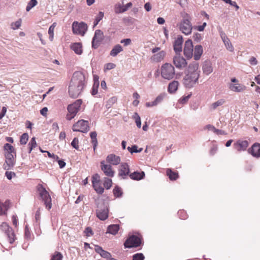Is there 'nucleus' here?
Here are the masks:
<instances>
[{"label":"nucleus","mask_w":260,"mask_h":260,"mask_svg":"<svg viewBox=\"0 0 260 260\" xmlns=\"http://www.w3.org/2000/svg\"><path fill=\"white\" fill-rule=\"evenodd\" d=\"M86 77L84 73L81 71L74 72L69 86L70 96L77 98L84 89Z\"/></svg>","instance_id":"nucleus-1"},{"label":"nucleus","mask_w":260,"mask_h":260,"mask_svg":"<svg viewBox=\"0 0 260 260\" xmlns=\"http://www.w3.org/2000/svg\"><path fill=\"white\" fill-rule=\"evenodd\" d=\"M200 73L199 63L196 61L190 63L183 78L182 82L184 86L188 88L193 87L198 81Z\"/></svg>","instance_id":"nucleus-2"},{"label":"nucleus","mask_w":260,"mask_h":260,"mask_svg":"<svg viewBox=\"0 0 260 260\" xmlns=\"http://www.w3.org/2000/svg\"><path fill=\"white\" fill-rule=\"evenodd\" d=\"M182 19L178 24L179 30L184 35H189L191 33L192 29V24L190 22L191 17L186 13L182 14Z\"/></svg>","instance_id":"nucleus-3"},{"label":"nucleus","mask_w":260,"mask_h":260,"mask_svg":"<svg viewBox=\"0 0 260 260\" xmlns=\"http://www.w3.org/2000/svg\"><path fill=\"white\" fill-rule=\"evenodd\" d=\"M37 190L39 192L40 197L45 205L46 208L48 210L51 209L52 208V200L49 192L41 184L37 186Z\"/></svg>","instance_id":"nucleus-4"},{"label":"nucleus","mask_w":260,"mask_h":260,"mask_svg":"<svg viewBox=\"0 0 260 260\" xmlns=\"http://www.w3.org/2000/svg\"><path fill=\"white\" fill-rule=\"evenodd\" d=\"M160 74L163 79L167 80H172L175 75V68L171 63H165L161 67Z\"/></svg>","instance_id":"nucleus-5"},{"label":"nucleus","mask_w":260,"mask_h":260,"mask_svg":"<svg viewBox=\"0 0 260 260\" xmlns=\"http://www.w3.org/2000/svg\"><path fill=\"white\" fill-rule=\"evenodd\" d=\"M96 216L101 220H105L108 217L109 208L108 205L103 201H100L97 204Z\"/></svg>","instance_id":"nucleus-6"},{"label":"nucleus","mask_w":260,"mask_h":260,"mask_svg":"<svg viewBox=\"0 0 260 260\" xmlns=\"http://www.w3.org/2000/svg\"><path fill=\"white\" fill-rule=\"evenodd\" d=\"M81 104L82 100H77L73 104L68 106V113L67 115V119L68 120H71L76 116Z\"/></svg>","instance_id":"nucleus-7"},{"label":"nucleus","mask_w":260,"mask_h":260,"mask_svg":"<svg viewBox=\"0 0 260 260\" xmlns=\"http://www.w3.org/2000/svg\"><path fill=\"white\" fill-rule=\"evenodd\" d=\"M73 131L86 133L89 131L88 121L84 120L78 121L73 126Z\"/></svg>","instance_id":"nucleus-8"},{"label":"nucleus","mask_w":260,"mask_h":260,"mask_svg":"<svg viewBox=\"0 0 260 260\" xmlns=\"http://www.w3.org/2000/svg\"><path fill=\"white\" fill-rule=\"evenodd\" d=\"M72 29L74 34L83 36L87 29V25L82 22L74 21L72 24Z\"/></svg>","instance_id":"nucleus-9"},{"label":"nucleus","mask_w":260,"mask_h":260,"mask_svg":"<svg viewBox=\"0 0 260 260\" xmlns=\"http://www.w3.org/2000/svg\"><path fill=\"white\" fill-rule=\"evenodd\" d=\"M141 244V239L135 235H132L128 238L124 243L125 248H132L139 247Z\"/></svg>","instance_id":"nucleus-10"},{"label":"nucleus","mask_w":260,"mask_h":260,"mask_svg":"<svg viewBox=\"0 0 260 260\" xmlns=\"http://www.w3.org/2000/svg\"><path fill=\"white\" fill-rule=\"evenodd\" d=\"M5 163L4 164V169L9 170L12 169L15 166L16 159L15 154L11 153H5Z\"/></svg>","instance_id":"nucleus-11"},{"label":"nucleus","mask_w":260,"mask_h":260,"mask_svg":"<svg viewBox=\"0 0 260 260\" xmlns=\"http://www.w3.org/2000/svg\"><path fill=\"white\" fill-rule=\"evenodd\" d=\"M1 229L7 235L10 243L15 241V235L13 230L6 222H3L1 225Z\"/></svg>","instance_id":"nucleus-12"},{"label":"nucleus","mask_w":260,"mask_h":260,"mask_svg":"<svg viewBox=\"0 0 260 260\" xmlns=\"http://www.w3.org/2000/svg\"><path fill=\"white\" fill-rule=\"evenodd\" d=\"M173 62L175 67L179 70H182L187 65L186 59L179 54H176L173 57Z\"/></svg>","instance_id":"nucleus-13"},{"label":"nucleus","mask_w":260,"mask_h":260,"mask_svg":"<svg viewBox=\"0 0 260 260\" xmlns=\"http://www.w3.org/2000/svg\"><path fill=\"white\" fill-rule=\"evenodd\" d=\"M104 34L102 30H96L92 40V46L94 48H97L100 43L103 40Z\"/></svg>","instance_id":"nucleus-14"},{"label":"nucleus","mask_w":260,"mask_h":260,"mask_svg":"<svg viewBox=\"0 0 260 260\" xmlns=\"http://www.w3.org/2000/svg\"><path fill=\"white\" fill-rule=\"evenodd\" d=\"M193 51V46L191 40H187L185 41L184 48V54L188 58L192 57Z\"/></svg>","instance_id":"nucleus-15"},{"label":"nucleus","mask_w":260,"mask_h":260,"mask_svg":"<svg viewBox=\"0 0 260 260\" xmlns=\"http://www.w3.org/2000/svg\"><path fill=\"white\" fill-rule=\"evenodd\" d=\"M129 173V166L127 163H122L118 169V176L122 179H125Z\"/></svg>","instance_id":"nucleus-16"},{"label":"nucleus","mask_w":260,"mask_h":260,"mask_svg":"<svg viewBox=\"0 0 260 260\" xmlns=\"http://www.w3.org/2000/svg\"><path fill=\"white\" fill-rule=\"evenodd\" d=\"M101 170L103 171L106 176L110 177L114 176V171L112 170L110 165L105 164L104 161H101Z\"/></svg>","instance_id":"nucleus-17"},{"label":"nucleus","mask_w":260,"mask_h":260,"mask_svg":"<svg viewBox=\"0 0 260 260\" xmlns=\"http://www.w3.org/2000/svg\"><path fill=\"white\" fill-rule=\"evenodd\" d=\"M106 161L114 166L118 165L121 161V158L119 156L116 155L114 154H109L106 157Z\"/></svg>","instance_id":"nucleus-18"},{"label":"nucleus","mask_w":260,"mask_h":260,"mask_svg":"<svg viewBox=\"0 0 260 260\" xmlns=\"http://www.w3.org/2000/svg\"><path fill=\"white\" fill-rule=\"evenodd\" d=\"M235 148L238 151H244L248 146V142L246 140H238L234 144Z\"/></svg>","instance_id":"nucleus-19"},{"label":"nucleus","mask_w":260,"mask_h":260,"mask_svg":"<svg viewBox=\"0 0 260 260\" xmlns=\"http://www.w3.org/2000/svg\"><path fill=\"white\" fill-rule=\"evenodd\" d=\"M248 151L253 156L256 158L260 157V144L255 143L248 149Z\"/></svg>","instance_id":"nucleus-20"},{"label":"nucleus","mask_w":260,"mask_h":260,"mask_svg":"<svg viewBox=\"0 0 260 260\" xmlns=\"http://www.w3.org/2000/svg\"><path fill=\"white\" fill-rule=\"evenodd\" d=\"M182 43L183 38L182 37L179 36L175 40L173 47L174 51L177 54L181 52L182 50Z\"/></svg>","instance_id":"nucleus-21"},{"label":"nucleus","mask_w":260,"mask_h":260,"mask_svg":"<svg viewBox=\"0 0 260 260\" xmlns=\"http://www.w3.org/2000/svg\"><path fill=\"white\" fill-rule=\"evenodd\" d=\"M94 250L96 253L99 254L103 258H108L111 257L110 253L104 250L102 247L99 245H95L94 246Z\"/></svg>","instance_id":"nucleus-22"},{"label":"nucleus","mask_w":260,"mask_h":260,"mask_svg":"<svg viewBox=\"0 0 260 260\" xmlns=\"http://www.w3.org/2000/svg\"><path fill=\"white\" fill-rule=\"evenodd\" d=\"M202 70L205 75L210 74L213 70L212 63L210 61H205L203 65Z\"/></svg>","instance_id":"nucleus-23"},{"label":"nucleus","mask_w":260,"mask_h":260,"mask_svg":"<svg viewBox=\"0 0 260 260\" xmlns=\"http://www.w3.org/2000/svg\"><path fill=\"white\" fill-rule=\"evenodd\" d=\"M229 88L231 91L234 92H241L245 90L246 88V86L243 84L237 83V84H230L229 85Z\"/></svg>","instance_id":"nucleus-24"},{"label":"nucleus","mask_w":260,"mask_h":260,"mask_svg":"<svg viewBox=\"0 0 260 260\" xmlns=\"http://www.w3.org/2000/svg\"><path fill=\"white\" fill-rule=\"evenodd\" d=\"M203 52V47L201 45H196L194 48L193 57L196 60L200 59Z\"/></svg>","instance_id":"nucleus-25"},{"label":"nucleus","mask_w":260,"mask_h":260,"mask_svg":"<svg viewBox=\"0 0 260 260\" xmlns=\"http://www.w3.org/2000/svg\"><path fill=\"white\" fill-rule=\"evenodd\" d=\"M71 49L74 51V52L78 54L81 55L82 53V45L81 43H74L71 45Z\"/></svg>","instance_id":"nucleus-26"},{"label":"nucleus","mask_w":260,"mask_h":260,"mask_svg":"<svg viewBox=\"0 0 260 260\" xmlns=\"http://www.w3.org/2000/svg\"><path fill=\"white\" fill-rule=\"evenodd\" d=\"M165 55L166 52L164 51H161L158 53L154 54L151 57V59L154 62H158L164 59Z\"/></svg>","instance_id":"nucleus-27"},{"label":"nucleus","mask_w":260,"mask_h":260,"mask_svg":"<svg viewBox=\"0 0 260 260\" xmlns=\"http://www.w3.org/2000/svg\"><path fill=\"white\" fill-rule=\"evenodd\" d=\"M221 38L226 49L230 52H233L234 48L229 39L224 34L223 36H221Z\"/></svg>","instance_id":"nucleus-28"},{"label":"nucleus","mask_w":260,"mask_h":260,"mask_svg":"<svg viewBox=\"0 0 260 260\" xmlns=\"http://www.w3.org/2000/svg\"><path fill=\"white\" fill-rule=\"evenodd\" d=\"M179 83L177 81L174 80L170 82L168 85V91L170 93H175L178 89Z\"/></svg>","instance_id":"nucleus-29"},{"label":"nucleus","mask_w":260,"mask_h":260,"mask_svg":"<svg viewBox=\"0 0 260 260\" xmlns=\"http://www.w3.org/2000/svg\"><path fill=\"white\" fill-rule=\"evenodd\" d=\"M10 204L9 201H6L4 203L0 202V215L6 214V212L9 208Z\"/></svg>","instance_id":"nucleus-30"},{"label":"nucleus","mask_w":260,"mask_h":260,"mask_svg":"<svg viewBox=\"0 0 260 260\" xmlns=\"http://www.w3.org/2000/svg\"><path fill=\"white\" fill-rule=\"evenodd\" d=\"M119 230V226L118 224H111L108 226L106 233L115 235Z\"/></svg>","instance_id":"nucleus-31"},{"label":"nucleus","mask_w":260,"mask_h":260,"mask_svg":"<svg viewBox=\"0 0 260 260\" xmlns=\"http://www.w3.org/2000/svg\"><path fill=\"white\" fill-rule=\"evenodd\" d=\"M129 177L135 180H139L144 178L145 176V173L144 172H134L129 175Z\"/></svg>","instance_id":"nucleus-32"},{"label":"nucleus","mask_w":260,"mask_h":260,"mask_svg":"<svg viewBox=\"0 0 260 260\" xmlns=\"http://www.w3.org/2000/svg\"><path fill=\"white\" fill-rule=\"evenodd\" d=\"M225 101L223 99H220L215 102L213 103L209 106V109L210 111H214L218 107L223 105L225 103Z\"/></svg>","instance_id":"nucleus-33"},{"label":"nucleus","mask_w":260,"mask_h":260,"mask_svg":"<svg viewBox=\"0 0 260 260\" xmlns=\"http://www.w3.org/2000/svg\"><path fill=\"white\" fill-rule=\"evenodd\" d=\"M123 50L122 46L117 44L115 45L110 51V54L112 56H116L119 53Z\"/></svg>","instance_id":"nucleus-34"},{"label":"nucleus","mask_w":260,"mask_h":260,"mask_svg":"<svg viewBox=\"0 0 260 260\" xmlns=\"http://www.w3.org/2000/svg\"><path fill=\"white\" fill-rule=\"evenodd\" d=\"M4 151H5L4 154L9 153L15 154V156H16V152H15V149L10 144L6 143L4 145Z\"/></svg>","instance_id":"nucleus-35"},{"label":"nucleus","mask_w":260,"mask_h":260,"mask_svg":"<svg viewBox=\"0 0 260 260\" xmlns=\"http://www.w3.org/2000/svg\"><path fill=\"white\" fill-rule=\"evenodd\" d=\"M90 136L91 139V143L93 145V150L95 151L97 147L98 142L96 139L97 133L96 132H92L90 134Z\"/></svg>","instance_id":"nucleus-36"},{"label":"nucleus","mask_w":260,"mask_h":260,"mask_svg":"<svg viewBox=\"0 0 260 260\" xmlns=\"http://www.w3.org/2000/svg\"><path fill=\"white\" fill-rule=\"evenodd\" d=\"M166 173L171 180H176L179 177L177 172H173L170 169H168Z\"/></svg>","instance_id":"nucleus-37"},{"label":"nucleus","mask_w":260,"mask_h":260,"mask_svg":"<svg viewBox=\"0 0 260 260\" xmlns=\"http://www.w3.org/2000/svg\"><path fill=\"white\" fill-rule=\"evenodd\" d=\"M117 99L116 96L110 98L106 102V107L107 109L110 108L114 104L117 102Z\"/></svg>","instance_id":"nucleus-38"},{"label":"nucleus","mask_w":260,"mask_h":260,"mask_svg":"<svg viewBox=\"0 0 260 260\" xmlns=\"http://www.w3.org/2000/svg\"><path fill=\"white\" fill-rule=\"evenodd\" d=\"M127 149L132 154L133 153L141 152L143 150L142 148L138 149V146L136 145H133L132 147H128Z\"/></svg>","instance_id":"nucleus-39"},{"label":"nucleus","mask_w":260,"mask_h":260,"mask_svg":"<svg viewBox=\"0 0 260 260\" xmlns=\"http://www.w3.org/2000/svg\"><path fill=\"white\" fill-rule=\"evenodd\" d=\"M92 186L96 193L102 194L104 191V188L101 185L100 183L92 185Z\"/></svg>","instance_id":"nucleus-40"},{"label":"nucleus","mask_w":260,"mask_h":260,"mask_svg":"<svg viewBox=\"0 0 260 260\" xmlns=\"http://www.w3.org/2000/svg\"><path fill=\"white\" fill-rule=\"evenodd\" d=\"M166 95L167 94L165 93H162L159 94L154 100L156 105H157L158 104L161 103L165 99V98L166 96Z\"/></svg>","instance_id":"nucleus-41"},{"label":"nucleus","mask_w":260,"mask_h":260,"mask_svg":"<svg viewBox=\"0 0 260 260\" xmlns=\"http://www.w3.org/2000/svg\"><path fill=\"white\" fill-rule=\"evenodd\" d=\"M112 184V180L110 178L105 177L104 178V186L106 189L110 188Z\"/></svg>","instance_id":"nucleus-42"},{"label":"nucleus","mask_w":260,"mask_h":260,"mask_svg":"<svg viewBox=\"0 0 260 260\" xmlns=\"http://www.w3.org/2000/svg\"><path fill=\"white\" fill-rule=\"evenodd\" d=\"M38 4L37 0H30L28 3L26 10L27 12L29 11L33 7L36 6Z\"/></svg>","instance_id":"nucleus-43"},{"label":"nucleus","mask_w":260,"mask_h":260,"mask_svg":"<svg viewBox=\"0 0 260 260\" xmlns=\"http://www.w3.org/2000/svg\"><path fill=\"white\" fill-rule=\"evenodd\" d=\"M29 146V151L28 152L30 153L33 148H35L37 146V143L36 141V139L35 137H33L31 139L30 142L28 143Z\"/></svg>","instance_id":"nucleus-44"},{"label":"nucleus","mask_w":260,"mask_h":260,"mask_svg":"<svg viewBox=\"0 0 260 260\" xmlns=\"http://www.w3.org/2000/svg\"><path fill=\"white\" fill-rule=\"evenodd\" d=\"M125 12L124 7L121 4H117L115 6V12L116 14L122 13Z\"/></svg>","instance_id":"nucleus-45"},{"label":"nucleus","mask_w":260,"mask_h":260,"mask_svg":"<svg viewBox=\"0 0 260 260\" xmlns=\"http://www.w3.org/2000/svg\"><path fill=\"white\" fill-rule=\"evenodd\" d=\"M101 182L100 176L99 174L96 173L92 175V185L96 184L97 183H100Z\"/></svg>","instance_id":"nucleus-46"},{"label":"nucleus","mask_w":260,"mask_h":260,"mask_svg":"<svg viewBox=\"0 0 260 260\" xmlns=\"http://www.w3.org/2000/svg\"><path fill=\"white\" fill-rule=\"evenodd\" d=\"M28 140V135L27 133H24L20 137V143L22 145L26 144Z\"/></svg>","instance_id":"nucleus-47"},{"label":"nucleus","mask_w":260,"mask_h":260,"mask_svg":"<svg viewBox=\"0 0 260 260\" xmlns=\"http://www.w3.org/2000/svg\"><path fill=\"white\" fill-rule=\"evenodd\" d=\"M133 118L135 119V122L138 127L140 128L141 126V118L137 113H135Z\"/></svg>","instance_id":"nucleus-48"},{"label":"nucleus","mask_w":260,"mask_h":260,"mask_svg":"<svg viewBox=\"0 0 260 260\" xmlns=\"http://www.w3.org/2000/svg\"><path fill=\"white\" fill-rule=\"evenodd\" d=\"M113 194L117 198L120 197L122 194L121 189L118 186H116L113 189Z\"/></svg>","instance_id":"nucleus-49"},{"label":"nucleus","mask_w":260,"mask_h":260,"mask_svg":"<svg viewBox=\"0 0 260 260\" xmlns=\"http://www.w3.org/2000/svg\"><path fill=\"white\" fill-rule=\"evenodd\" d=\"M63 256L59 252H55L52 255L51 260H62Z\"/></svg>","instance_id":"nucleus-50"},{"label":"nucleus","mask_w":260,"mask_h":260,"mask_svg":"<svg viewBox=\"0 0 260 260\" xmlns=\"http://www.w3.org/2000/svg\"><path fill=\"white\" fill-rule=\"evenodd\" d=\"M145 257L143 253H138L133 256V260H144Z\"/></svg>","instance_id":"nucleus-51"},{"label":"nucleus","mask_w":260,"mask_h":260,"mask_svg":"<svg viewBox=\"0 0 260 260\" xmlns=\"http://www.w3.org/2000/svg\"><path fill=\"white\" fill-rule=\"evenodd\" d=\"M78 144H79V140H78V139L77 138H75L73 139V140L72 141V142H71L72 146L73 148H74L75 149H76V150H78L79 149Z\"/></svg>","instance_id":"nucleus-52"},{"label":"nucleus","mask_w":260,"mask_h":260,"mask_svg":"<svg viewBox=\"0 0 260 260\" xmlns=\"http://www.w3.org/2000/svg\"><path fill=\"white\" fill-rule=\"evenodd\" d=\"M21 21L20 19L16 21L14 23H12L11 24L12 28L13 29H16L19 28L21 26Z\"/></svg>","instance_id":"nucleus-53"},{"label":"nucleus","mask_w":260,"mask_h":260,"mask_svg":"<svg viewBox=\"0 0 260 260\" xmlns=\"http://www.w3.org/2000/svg\"><path fill=\"white\" fill-rule=\"evenodd\" d=\"M99 85V82H98V83L95 84V83H94L92 88V91H91V94L93 95H94L98 93V87Z\"/></svg>","instance_id":"nucleus-54"},{"label":"nucleus","mask_w":260,"mask_h":260,"mask_svg":"<svg viewBox=\"0 0 260 260\" xmlns=\"http://www.w3.org/2000/svg\"><path fill=\"white\" fill-rule=\"evenodd\" d=\"M84 233L87 237H90L93 234L92 229L90 227H87L84 231Z\"/></svg>","instance_id":"nucleus-55"},{"label":"nucleus","mask_w":260,"mask_h":260,"mask_svg":"<svg viewBox=\"0 0 260 260\" xmlns=\"http://www.w3.org/2000/svg\"><path fill=\"white\" fill-rule=\"evenodd\" d=\"M190 97V94L187 96H183L179 100V102L182 104H184L187 102L188 99Z\"/></svg>","instance_id":"nucleus-56"},{"label":"nucleus","mask_w":260,"mask_h":260,"mask_svg":"<svg viewBox=\"0 0 260 260\" xmlns=\"http://www.w3.org/2000/svg\"><path fill=\"white\" fill-rule=\"evenodd\" d=\"M54 29L53 28H52L49 27L48 29V34L49 35V40L52 41L54 37Z\"/></svg>","instance_id":"nucleus-57"},{"label":"nucleus","mask_w":260,"mask_h":260,"mask_svg":"<svg viewBox=\"0 0 260 260\" xmlns=\"http://www.w3.org/2000/svg\"><path fill=\"white\" fill-rule=\"evenodd\" d=\"M249 63L252 66H255L257 64V61L256 58L254 56H252L249 60Z\"/></svg>","instance_id":"nucleus-58"},{"label":"nucleus","mask_w":260,"mask_h":260,"mask_svg":"<svg viewBox=\"0 0 260 260\" xmlns=\"http://www.w3.org/2000/svg\"><path fill=\"white\" fill-rule=\"evenodd\" d=\"M193 38L194 40L195 41H196L197 42H200L201 41V40L202 39V36H201V34H198V33H196L194 35H193Z\"/></svg>","instance_id":"nucleus-59"},{"label":"nucleus","mask_w":260,"mask_h":260,"mask_svg":"<svg viewBox=\"0 0 260 260\" xmlns=\"http://www.w3.org/2000/svg\"><path fill=\"white\" fill-rule=\"evenodd\" d=\"M5 175L9 180H10L12 179L13 176H15V174L13 172L7 171L5 173Z\"/></svg>","instance_id":"nucleus-60"},{"label":"nucleus","mask_w":260,"mask_h":260,"mask_svg":"<svg viewBox=\"0 0 260 260\" xmlns=\"http://www.w3.org/2000/svg\"><path fill=\"white\" fill-rule=\"evenodd\" d=\"M115 64L113 63H108L106 64L105 69L110 70L114 69L115 67Z\"/></svg>","instance_id":"nucleus-61"},{"label":"nucleus","mask_w":260,"mask_h":260,"mask_svg":"<svg viewBox=\"0 0 260 260\" xmlns=\"http://www.w3.org/2000/svg\"><path fill=\"white\" fill-rule=\"evenodd\" d=\"M131 40L130 39H125L121 40L120 43H123L124 46H127L131 43Z\"/></svg>","instance_id":"nucleus-62"},{"label":"nucleus","mask_w":260,"mask_h":260,"mask_svg":"<svg viewBox=\"0 0 260 260\" xmlns=\"http://www.w3.org/2000/svg\"><path fill=\"white\" fill-rule=\"evenodd\" d=\"M212 129L214 130V132L216 133L217 135H225L226 133L224 131L220 129H216L215 127H212Z\"/></svg>","instance_id":"nucleus-63"},{"label":"nucleus","mask_w":260,"mask_h":260,"mask_svg":"<svg viewBox=\"0 0 260 260\" xmlns=\"http://www.w3.org/2000/svg\"><path fill=\"white\" fill-rule=\"evenodd\" d=\"M104 16V12L100 11L96 16L95 18L100 21L103 18Z\"/></svg>","instance_id":"nucleus-64"}]
</instances>
